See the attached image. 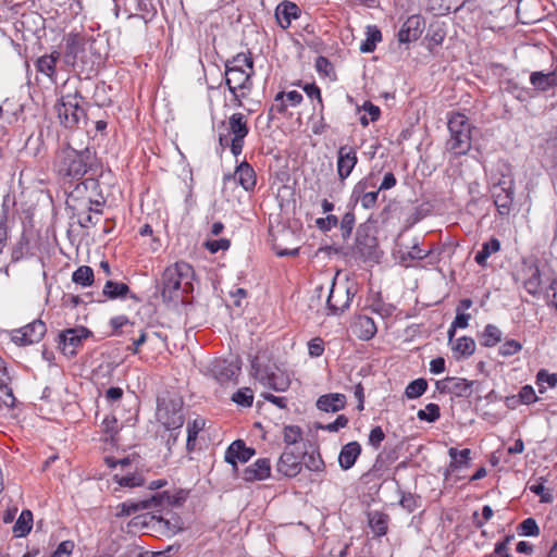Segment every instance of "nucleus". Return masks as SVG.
Listing matches in <instances>:
<instances>
[{
    "instance_id": "obj_13",
    "label": "nucleus",
    "mask_w": 557,
    "mask_h": 557,
    "mask_svg": "<svg viewBox=\"0 0 557 557\" xmlns=\"http://www.w3.org/2000/svg\"><path fill=\"white\" fill-rule=\"evenodd\" d=\"M300 450L296 447H285L275 466V471L281 478L294 479L302 470Z\"/></svg>"
},
{
    "instance_id": "obj_1",
    "label": "nucleus",
    "mask_w": 557,
    "mask_h": 557,
    "mask_svg": "<svg viewBox=\"0 0 557 557\" xmlns=\"http://www.w3.org/2000/svg\"><path fill=\"white\" fill-rule=\"evenodd\" d=\"M62 64L87 78L98 72L103 59L95 47L96 41L78 33H70L63 38Z\"/></svg>"
},
{
    "instance_id": "obj_38",
    "label": "nucleus",
    "mask_w": 557,
    "mask_h": 557,
    "mask_svg": "<svg viewBox=\"0 0 557 557\" xmlns=\"http://www.w3.org/2000/svg\"><path fill=\"white\" fill-rule=\"evenodd\" d=\"M33 512L29 509L22 510L20 517L15 521L12 532L15 537L26 536L33 528Z\"/></svg>"
},
{
    "instance_id": "obj_61",
    "label": "nucleus",
    "mask_w": 557,
    "mask_h": 557,
    "mask_svg": "<svg viewBox=\"0 0 557 557\" xmlns=\"http://www.w3.org/2000/svg\"><path fill=\"white\" fill-rule=\"evenodd\" d=\"M286 94L284 91H278L274 97V103L271 106L269 110V120L272 121L274 119L273 112H277L280 114H285L287 111V103L285 101Z\"/></svg>"
},
{
    "instance_id": "obj_51",
    "label": "nucleus",
    "mask_w": 557,
    "mask_h": 557,
    "mask_svg": "<svg viewBox=\"0 0 557 557\" xmlns=\"http://www.w3.org/2000/svg\"><path fill=\"white\" fill-rule=\"evenodd\" d=\"M545 478L541 476L539 478L537 482L535 484H532L529 486V490L540 496V502L544 504H550L554 502V495L550 491L546 490L545 487Z\"/></svg>"
},
{
    "instance_id": "obj_11",
    "label": "nucleus",
    "mask_w": 557,
    "mask_h": 557,
    "mask_svg": "<svg viewBox=\"0 0 557 557\" xmlns=\"http://www.w3.org/2000/svg\"><path fill=\"white\" fill-rule=\"evenodd\" d=\"M251 374L264 386L275 391L285 392L290 386V377L284 371H272L270 367L261 368L259 358L253 357L250 362Z\"/></svg>"
},
{
    "instance_id": "obj_49",
    "label": "nucleus",
    "mask_w": 557,
    "mask_h": 557,
    "mask_svg": "<svg viewBox=\"0 0 557 557\" xmlns=\"http://www.w3.org/2000/svg\"><path fill=\"white\" fill-rule=\"evenodd\" d=\"M339 223L341 235L344 240H348L352 234V230L356 224V216L354 213V209L349 208V210L343 215Z\"/></svg>"
},
{
    "instance_id": "obj_24",
    "label": "nucleus",
    "mask_w": 557,
    "mask_h": 557,
    "mask_svg": "<svg viewBox=\"0 0 557 557\" xmlns=\"http://www.w3.org/2000/svg\"><path fill=\"white\" fill-rule=\"evenodd\" d=\"M129 12L128 17L138 16L148 23L153 20L157 14V9L152 3V0H131L129 7L125 9Z\"/></svg>"
},
{
    "instance_id": "obj_56",
    "label": "nucleus",
    "mask_w": 557,
    "mask_h": 557,
    "mask_svg": "<svg viewBox=\"0 0 557 557\" xmlns=\"http://www.w3.org/2000/svg\"><path fill=\"white\" fill-rule=\"evenodd\" d=\"M113 480L123 487L143 486L145 484V479L143 475L136 473H129L126 475L115 474Z\"/></svg>"
},
{
    "instance_id": "obj_3",
    "label": "nucleus",
    "mask_w": 557,
    "mask_h": 557,
    "mask_svg": "<svg viewBox=\"0 0 557 557\" xmlns=\"http://www.w3.org/2000/svg\"><path fill=\"white\" fill-rule=\"evenodd\" d=\"M90 107V103L84 106V97L76 90L62 96L54 109L60 124L66 129L74 131L81 128L82 124H88Z\"/></svg>"
},
{
    "instance_id": "obj_8",
    "label": "nucleus",
    "mask_w": 557,
    "mask_h": 557,
    "mask_svg": "<svg viewBox=\"0 0 557 557\" xmlns=\"http://www.w3.org/2000/svg\"><path fill=\"white\" fill-rule=\"evenodd\" d=\"M183 399L177 395L166 393L157 399V417L169 431L181 430L185 422Z\"/></svg>"
},
{
    "instance_id": "obj_35",
    "label": "nucleus",
    "mask_w": 557,
    "mask_h": 557,
    "mask_svg": "<svg viewBox=\"0 0 557 557\" xmlns=\"http://www.w3.org/2000/svg\"><path fill=\"white\" fill-rule=\"evenodd\" d=\"M503 85L504 90L520 102H527L535 97V92L532 88L520 86L519 83L512 78L504 81Z\"/></svg>"
},
{
    "instance_id": "obj_7",
    "label": "nucleus",
    "mask_w": 557,
    "mask_h": 557,
    "mask_svg": "<svg viewBox=\"0 0 557 557\" xmlns=\"http://www.w3.org/2000/svg\"><path fill=\"white\" fill-rule=\"evenodd\" d=\"M253 59L251 53H237L225 62V84L237 86L239 90L252 89Z\"/></svg>"
},
{
    "instance_id": "obj_4",
    "label": "nucleus",
    "mask_w": 557,
    "mask_h": 557,
    "mask_svg": "<svg viewBox=\"0 0 557 557\" xmlns=\"http://www.w3.org/2000/svg\"><path fill=\"white\" fill-rule=\"evenodd\" d=\"M220 129L219 145L222 151L230 148L232 154L237 158L243 152L250 129L246 115L240 112L233 113L227 121L221 123Z\"/></svg>"
},
{
    "instance_id": "obj_55",
    "label": "nucleus",
    "mask_w": 557,
    "mask_h": 557,
    "mask_svg": "<svg viewBox=\"0 0 557 557\" xmlns=\"http://www.w3.org/2000/svg\"><path fill=\"white\" fill-rule=\"evenodd\" d=\"M70 209L73 211V216L77 215L78 220L77 223L83 228H89L92 226H96L99 222V216L96 214L88 212L87 210L84 212H78L76 207H70Z\"/></svg>"
},
{
    "instance_id": "obj_58",
    "label": "nucleus",
    "mask_w": 557,
    "mask_h": 557,
    "mask_svg": "<svg viewBox=\"0 0 557 557\" xmlns=\"http://www.w3.org/2000/svg\"><path fill=\"white\" fill-rule=\"evenodd\" d=\"M232 400L242 407H251L253 403V392L249 387L239 388L232 396Z\"/></svg>"
},
{
    "instance_id": "obj_47",
    "label": "nucleus",
    "mask_w": 557,
    "mask_h": 557,
    "mask_svg": "<svg viewBox=\"0 0 557 557\" xmlns=\"http://www.w3.org/2000/svg\"><path fill=\"white\" fill-rule=\"evenodd\" d=\"M428 389V381L423 377L416 379L411 381L406 389L405 396L408 399H416L421 397Z\"/></svg>"
},
{
    "instance_id": "obj_14",
    "label": "nucleus",
    "mask_w": 557,
    "mask_h": 557,
    "mask_svg": "<svg viewBox=\"0 0 557 557\" xmlns=\"http://www.w3.org/2000/svg\"><path fill=\"white\" fill-rule=\"evenodd\" d=\"M242 369V359L236 356L232 360L216 358L210 364L212 376L220 383L225 384L231 381L237 382V376Z\"/></svg>"
},
{
    "instance_id": "obj_41",
    "label": "nucleus",
    "mask_w": 557,
    "mask_h": 557,
    "mask_svg": "<svg viewBox=\"0 0 557 557\" xmlns=\"http://www.w3.org/2000/svg\"><path fill=\"white\" fill-rule=\"evenodd\" d=\"M503 333L498 326L494 324H486L480 335V344L483 347H494L502 342Z\"/></svg>"
},
{
    "instance_id": "obj_54",
    "label": "nucleus",
    "mask_w": 557,
    "mask_h": 557,
    "mask_svg": "<svg viewBox=\"0 0 557 557\" xmlns=\"http://www.w3.org/2000/svg\"><path fill=\"white\" fill-rule=\"evenodd\" d=\"M10 381H11V377L9 375L5 363L3 362L2 358L0 357V391L3 392L8 397L12 398V403L10 406L14 407V403L16 399L13 395L12 388L9 386Z\"/></svg>"
},
{
    "instance_id": "obj_37",
    "label": "nucleus",
    "mask_w": 557,
    "mask_h": 557,
    "mask_svg": "<svg viewBox=\"0 0 557 557\" xmlns=\"http://www.w3.org/2000/svg\"><path fill=\"white\" fill-rule=\"evenodd\" d=\"M451 350L457 360L460 358H469L475 351V342L470 336H461L451 345Z\"/></svg>"
},
{
    "instance_id": "obj_12",
    "label": "nucleus",
    "mask_w": 557,
    "mask_h": 557,
    "mask_svg": "<svg viewBox=\"0 0 557 557\" xmlns=\"http://www.w3.org/2000/svg\"><path fill=\"white\" fill-rule=\"evenodd\" d=\"M91 336L92 332L85 326L65 329L58 335V348L64 356L73 358L83 347L84 341Z\"/></svg>"
},
{
    "instance_id": "obj_2",
    "label": "nucleus",
    "mask_w": 557,
    "mask_h": 557,
    "mask_svg": "<svg viewBox=\"0 0 557 557\" xmlns=\"http://www.w3.org/2000/svg\"><path fill=\"white\" fill-rule=\"evenodd\" d=\"M53 166L63 181L70 183L77 182L88 172L96 173V152L88 147L76 150L66 145L57 151Z\"/></svg>"
},
{
    "instance_id": "obj_36",
    "label": "nucleus",
    "mask_w": 557,
    "mask_h": 557,
    "mask_svg": "<svg viewBox=\"0 0 557 557\" xmlns=\"http://www.w3.org/2000/svg\"><path fill=\"white\" fill-rule=\"evenodd\" d=\"M500 250V242L496 237H491L487 242H484L481 249L476 251L474 261L482 268L487 265V259L491 255Z\"/></svg>"
},
{
    "instance_id": "obj_52",
    "label": "nucleus",
    "mask_w": 557,
    "mask_h": 557,
    "mask_svg": "<svg viewBox=\"0 0 557 557\" xmlns=\"http://www.w3.org/2000/svg\"><path fill=\"white\" fill-rule=\"evenodd\" d=\"M417 417L420 421L434 423L441 417V408L437 404L430 403L425 406L424 409H420L417 412Z\"/></svg>"
},
{
    "instance_id": "obj_16",
    "label": "nucleus",
    "mask_w": 557,
    "mask_h": 557,
    "mask_svg": "<svg viewBox=\"0 0 557 557\" xmlns=\"http://www.w3.org/2000/svg\"><path fill=\"white\" fill-rule=\"evenodd\" d=\"M475 381L465 377L446 376L435 382L436 391L441 394H453L456 397L469 398L472 395V387Z\"/></svg>"
},
{
    "instance_id": "obj_17",
    "label": "nucleus",
    "mask_w": 557,
    "mask_h": 557,
    "mask_svg": "<svg viewBox=\"0 0 557 557\" xmlns=\"http://www.w3.org/2000/svg\"><path fill=\"white\" fill-rule=\"evenodd\" d=\"M256 455L253 447H248L243 440H235L226 448L224 459L232 466L234 471L238 470L237 462L245 463Z\"/></svg>"
},
{
    "instance_id": "obj_34",
    "label": "nucleus",
    "mask_w": 557,
    "mask_h": 557,
    "mask_svg": "<svg viewBox=\"0 0 557 557\" xmlns=\"http://www.w3.org/2000/svg\"><path fill=\"white\" fill-rule=\"evenodd\" d=\"M35 255L34 247L30 243L29 234L25 231L22 232L18 240L12 248L11 261L18 262L24 258L33 257Z\"/></svg>"
},
{
    "instance_id": "obj_28",
    "label": "nucleus",
    "mask_w": 557,
    "mask_h": 557,
    "mask_svg": "<svg viewBox=\"0 0 557 557\" xmlns=\"http://www.w3.org/2000/svg\"><path fill=\"white\" fill-rule=\"evenodd\" d=\"M362 448L361 445L356 442H349L345 444L338 455V463L343 470H349L352 468L361 455Z\"/></svg>"
},
{
    "instance_id": "obj_43",
    "label": "nucleus",
    "mask_w": 557,
    "mask_h": 557,
    "mask_svg": "<svg viewBox=\"0 0 557 557\" xmlns=\"http://www.w3.org/2000/svg\"><path fill=\"white\" fill-rule=\"evenodd\" d=\"M531 272L530 276L523 282L525 290L532 295L537 296L541 292V270L537 264H533L529 268Z\"/></svg>"
},
{
    "instance_id": "obj_25",
    "label": "nucleus",
    "mask_w": 557,
    "mask_h": 557,
    "mask_svg": "<svg viewBox=\"0 0 557 557\" xmlns=\"http://www.w3.org/2000/svg\"><path fill=\"white\" fill-rule=\"evenodd\" d=\"M59 62L62 63V51L53 50L49 54L39 57L35 62V67L39 73L53 78L57 75V64Z\"/></svg>"
},
{
    "instance_id": "obj_60",
    "label": "nucleus",
    "mask_w": 557,
    "mask_h": 557,
    "mask_svg": "<svg viewBox=\"0 0 557 557\" xmlns=\"http://www.w3.org/2000/svg\"><path fill=\"white\" fill-rule=\"evenodd\" d=\"M297 86L301 87L306 95L311 99H317L318 103H321V111L324 110L323 99L320 87L315 83H305L301 84L299 81Z\"/></svg>"
},
{
    "instance_id": "obj_19",
    "label": "nucleus",
    "mask_w": 557,
    "mask_h": 557,
    "mask_svg": "<svg viewBox=\"0 0 557 557\" xmlns=\"http://www.w3.org/2000/svg\"><path fill=\"white\" fill-rule=\"evenodd\" d=\"M358 162L357 151L347 145L339 147L337 151V175L342 183L349 177Z\"/></svg>"
},
{
    "instance_id": "obj_42",
    "label": "nucleus",
    "mask_w": 557,
    "mask_h": 557,
    "mask_svg": "<svg viewBox=\"0 0 557 557\" xmlns=\"http://www.w3.org/2000/svg\"><path fill=\"white\" fill-rule=\"evenodd\" d=\"M102 432L107 435L106 442L117 445V434L121 430L117 419L114 416H107L101 423Z\"/></svg>"
},
{
    "instance_id": "obj_9",
    "label": "nucleus",
    "mask_w": 557,
    "mask_h": 557,
    "mask_svg": "<svg viewBox=\"0 0 557 557\" xmlns=\"http://www.w3.org/2000/svg\"><path fill=\"white\" fill-rule=\"evenodd\" d=\"M194 274V269L190 264L184 261L176 262L173 267H169L162 274V292L161 296L164 302L177 300L180 298V290L182 288V281L190 278Z\"/></svg>"
},
{
    "instance_id": "obj_22",
    "label": "nucleus",
    "mask_w": 557,
    "mask_h": 557,
    "mask_svg": "<svg viewBox=\"0 0 557 557\" xmlns=\"http://www.w3.org/2000/svg\"><path fill=\"white\" fill-rule=\"evenodd\" d=\"M242 479L246 482L263 481L271 476V461L269 458H259L242 472Z\"/></svg>"
},
{
    "instance_id": "obj_26",
    "label": "nucleus",
    "mask_w": 557,
    "mask_h": 557,
    "mask_svg": "<svg viewBox=\"0 0 557 557\" xmlns=\"http://www.w3.org/2000/svg\"><path fill=\"white\" fill-rule=\"evenodd\" d=\"M491 193L498 214L508 215L512 208L515 188H505V190L502 191V188L496 187L491 188Z\"/></svg>"
},
{
    "instance_id": "obj_39",
    "label": "nucleus",
    "mask_w": 557,
    "mask_h": 557,
    "mask_svg": "<svg viewBox=\"0 0 557 557\" xmlns=\"http://www.w3.org/2000/svg\"><path fill=\"white\" fill-rule=\"evenodd\" d=\"M111 91L112 87L110 85H107L106 82L101 81L97 83L91 97L94 104L98 108L111 106Z\"/></svg>"
},
{
    "instance_id": "obj_57",
    "label": "nucleus",
    "mask_w": 557,
    "mask_h": 557,
    "mask_svg": "<svg viewBox=\"0 0 557 557\" xmlns=\"http://www.w3.org/2000/svg\"><path fill=\"white\" fill-rule=\"evenodd\" d=\"M348 422H349V419L345 414H339V416H337L335 421H333L331 423L323 424L321 422H315L314 426L317 430H323V431H327L330 433H336L341 429L346 428L348 425Z\"/></svg>"
},
{
    "instance_id": "obj_20",
    "label": "nucleus",
    "mask_w": 557,
    "mask_h": 557,
    "mask_svg": "<svg viewBox=\"0 0 557 557\" xmlns=\"http://www.w3.org/2000/svg\"><path fill=\"white\" fill-rule=\"evenodd\" d=\"M235 178L238 184L246 190L251 191L255 189L257 184V175L251 164L247 161L240 162L236 169L234 174H225L224 181Z\"/></svg>"
},
{
    "instance_id": "obj_59",
    "label": "nucleus",
    "mask_w": 557,
    "mask_h": 557,
    "mask_svg": "<svg viewBox=\"0 0 557 557\" xmlns=\"http://www.w3.org/2000/svg\"><path fill=\"white\" fill-rule=\"evenodd\" d=\"M519 534L522 536H537L540 528L534 518H527L518 525Z\"/></svg>"
},
{
    "instance_id": "obj_10",
    "label": "nucleus",
    "mask_w": 557,
    "mask_h": 557,
    "mask_svg": "<svg viewBox=\"0 0 557 557\" xmlns=\"http://www.w3.org/2000/svg\"><path fill=\"white\" fill-rule=\"evenodd\" d=\"M356 293L357 283L349 280L345 283H337L334 277L326 299L327 315L344 313L350 307Z\"/></svg>"
},
{
    "instance_id": "obj_31",
    "label": "nucleus",
    "mask_w": 557,
    "mask_h": 557,
    "mask_svg": "<svg viewBox=\"0 0 557 557\" xmlns=\"http://www.w3.org/2000/svg\"><path fill=\"white\" fill-rule=\"evenodd\" d=\"M376 186V175L371 172L368 176L359 181L352 188L349 198L348 207L355 209L358 202L361 203L362 196L368 189H373Z\"/></svg>"
},
{
    "instance_id": "obj_53",
    "label": "nucleus",
    "mask_w": 557,
    "mask_h": 557,
    "mask_svg": "<svg viewBox=\"0 0 557 557\" xmlns=\"http://www.w3.org/2000/svg\"><path fill=\"white\" fill-rule=\"evenodd\" d=\"M168 500L169 491L157 492L150 497L144 499L145 504L147 505V509H156L157 511L166 508Z\"/></svg>"
},
{
    "instance_id": "obj_21",
    "label": "nucleus",
    "mask_w": 557,
    "mask_h": 557,
    "mask_svg": "<svg viewBox=\"0 0 557 557\" xmlns=\"http://www.w3.org/2000/svg\"><path fill=\"white\" fill-rule=\"evenodd\" d=\"M301 15V10L293 1L283 0L275 8V18L281 28L287 29L293 20L299 18Z\"/></svg>"
},
{
    "instance_id": "obj_64",
    "label": "nucleus",
    "mask_w": 557,
    "mask_h": 557,
    "mask_svg": "<svg viewBox=\"0 0 557 557\" xmlns=\"http://www.w3.org/2000/svg\"><path fill=\"white\" fill-rule=\"evenodd\" d=\"M517 395L518 400L523 405H531L539 400L535 391L531 385L522 386Z\"/></svg>"
},
{
    "instance_id": "obj_33",
    "label": "nucleus",
    "mask_w": 557,
    "mask_h": 557,
    "mask_svg": "<svg viewBox=\"0 0 557 557\" xmlns=\"http://www.w3.org/2000/svg\"><path fill=\"white\" fill-rule=\"evenodd\" d=\"M368 524L374 536L381 537L388 531L389 516L383 511L372 510L367 513Z\"/></svg>"
},
{
    "instance_id": "obj_30",
    "label": "nucleus",
    "mask_w": 557,
    "mask_h": 557,
    "mask_svg": "<svg viewBox=\"0 0 557 557\" xmlns=\"http://www.w3.org/2000/svg\"><path fill=\"white\" fill-rule=\"evenodd\" d=\"M300 456H304L302 459V468L306 467L311 472L315 473H324L325 472V462L321 456L319 446H314L311 451H308L307 448L300 450Z\"/></svg>"
},
{
    "instance_id": "obj_27",
    "label": "nucleus",
    "mask_w": 557,
    "mask_h": 557,
    "mask_svg": "<svg viewBox=\"0 0 557 557\" xmlns=\"http://www.w3.org/2000/svg\"><path fill=\"white\" fill-rule=\"evenodd\" d=\"M315 406L324 412H337L345 408L346 396L339 393L324 394L318 398Z\"/></svg>"
},
{
    "instance_id": "obj_50",
    "label": "nucleus",
    "mask_w": 557,
    "mask_h": 557,
    "mask_svg": "<svg viewBox=\"0 0 557 557\" xmlns=\"http://www.w3.org/2000/svg\"><path fill=\"white\" fill-rule=\"evenodd\" d=\"M117 517H128L131 515H134L140 510L147 509V505L145 504L144 499L134 502V500H126L117 506Z\"/></svg>"
},
{
    "instance_id": "obj_40",
    "label": "nucleus",
    "mask_w": 557,
    "mask_h": 557,
    "mask_svg": "<svg viewBox=\"0 0 557 557\" xmlns=\"http://www.w3.org/2000/svg\"><path fill=\"white\" fill-rule=\"evenodd\" d=\"M380 41H382L380 28L375 25H369L366 32V39L361 41L359 49L362 53H371Z\"/></svg>"
},
{
    "instance_id": "obj_23",
    "label": "nucleus",
    "mask_w": 557,
    "mask_h": 557,
    "mask_svg": "<svg viewBox=\"0 0 557 557\" xmlns=\"http://www.w3.org/2000/svg\"><path fill=\"white\" fill-rule=\"evenodd\" d=\"M530 84L533 86V91L546 92L557 87V65L552 72L544 73L535 71L530 74Z\"/></svg>"
},
{
    "instance_id": "obj_46",
    "label": "nucleus",
    "mask_w": 557,
    "mask_h": 557,
    "mask_svg": "<svg viewBox=\"0 0 557 557\" xmlns=\"http://www.w3.org/2000/svg\"><path fill=\"white\" fill-rule=\"evenodd\" d=\"M446 37L445 23L434 21L429 24L425 39L432 42L435 46H440L443 44Z\"/></svg>"
},
{
    "instance_id": "obj_15",
    "label": "nucleus",
    "mask_w": 557,
    "mask_h": 557,
    "mask_svg": "<svg viewBox=\"0 0 557 557\" xmlns=\"http://www.w3.org/2000/svg\"><path fill=\"white\" fill-rule=\"evenodd\" d=\"M46 333V323L37 319L23 327L13 330L11 339L18 346H27L39 343Z\"/></svg>"
},
{
    "instance_id": "obj_32",
    "label": "nucleus",
    "mask_w": 557,
    "mask_h": 557,
    "mask_svg": "<svg viewBox=\"0 0 557 557\" xmlns=\"http://www.w3.org/2000/svg\"><path fill=\"white\" fill-rule=\"evenodd\" d=\"M128 295L131 298L137 299L134 294H131L129 286L123 282L109 280L102 289V296L107 299H125Z\"/></svg>"
},
{
    "instance_id": "obj_45",
    "label": "nucleus",
    "mask_w": 557,
    "mask_h": 557,
    "mask_svg": "<svg viewBox=\"0 0 557 557\" xmlns=\"http://www.w3.org/2000/svg\"><path fill=\"white\" fill-rule=\"evenodd\" d=\"M72 281L83 287L91 286L95 282L94 270L88 265H81L72 273Z\"/></svg>"
},
{
    "instance_id": "obj_48",
    "label": "nucleus",
    "mask_w": 557,
    "mask_h": 557,
    "mask_svg": "<svg viewBox=\"0 0 557 557\" xmlns=\"http://www.w3.org/2000/svg\"><path fill=\"white\" fill-rule=\"evenodd\" d=\"M302 429L299 425H285L283 430V441L286 447H295L302 440Z\"/></svg>"
},
{
    "instance_id": "obj_18",
    "label": "nucleus",
    "mask_w": 557,
    "mask_h": 557,
    "mask_svg": "<svg viewBox=\"0 0 557 557\" xmlns=\"http://www.w3.org/2000/svg\"><path fill=\"white\" fill-rule=\"evenodd\" d=\"M425 28V20L420 14L410 15L401 25L397 37L400 44H409L420 38Z\"/></svg>"
},
{
    "instance_id": "obj_6",
    "label": "nucleus",
    "mask_w": 557,
    "mask_h": 557,
    "mask_svg": "<svg viewBox=\"0 0 557 557\" xmlns=\"http://www.w3.org/2000/svg\"><path fill=\"white\" fill-rule=\"evenodd\" d=\"M375 232L370 220L357 227L355 243L351 247V256L355 259L363 262H380L383 252L379 247Z\"/></svg>"
},
{
    "instance_id": "obj_44",
    "label": "nucleus",
    "mask_w": 557,
    "mask_h": 557,
    "mask_svg": "<svg viewBox=\"0 0 557 557\" xmlns=\"http://www.w3.org/2000/svg\"><path fill=\"white\" fill-rule=\"evenodd\" d=\"M397 486V492L400 494L399 505L408 512H413L419 507L420 496L410 492H404L400 487L399 481L396 478L392 479Z\"/></svg>"
},
{
    "instance_id": "obj_63",
    "label": "nucleus",
    "mask_w": 557,
    "mask_h": 557,
    "mask_svg": "<svg viewBox=\"0 0 557 557\" xmlns=\"http://www.w3.org/2000/svg\"><path fill=\"white\" fill-rule=\"evenodd\" d=\"M359 324L362 327L363 339H371L376 334V325L374 321L369 317H362L359 319Z\"/></svg>"
},
{
    "instance_id": "obj_29",
    "label": "nucleus",
    "mask_w": 557,
    "mask_h": 557,
    "mask_svg": "<svg viewBox=\"0 0 557 557\" xmlns=\"http://www.w3.org/2000/svg\"><path fill=\"white\" fill-rule=\"evenodd\" d=\"M448 455L450 457V462L448 468L444 472L445 480L448 479L451 472L456 471L461 467H468L471 460V449L463 448L458 450L456 447H450L448 449Z\"/></svg>"
},
{
    "instance_id": "obj_62",
    "label": "nucleus",
    "mask_w": 557,
    "mask_h": 557,
    "mask_svg": "<svg viewBox=\"0 0 557 557\" xmlns=\"http://www.w3.org/2000/svg\"><path fill=\"white\" fill-rule=\"evenodd\" d=\"M536 383L540 386L539 392L544 393V383H547L550 387H555L557 385V373H548L546 370L541 369L536 374Z\"/></svg>"
},
{
    "instance_id": "obj_5",
    "label": "nucleus",
    "mask_w": 557,
    "mask_h": 557,
    "mask_svg": "<svg viewBox=\"0 0 557 557\" xmlns=\"http://www.w3.org/2000/svg\"><path fill=\"white\" fill-rule=\"evenodd\" d=\"M447 128L449 131V138L446 141L447 151L455 157L466 156L471 149V132L474 128L469 117L461 112H451L447 117Z\"/></svg>"
}]
</instances>
